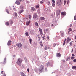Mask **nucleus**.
<instances>
[{
	"mask_svg": "<svg viewBox=\"0 0 76 76\" xmlns=\"http://www.w3.org/2000/svg\"><path fill=\"white\" fill-rule=\"evenodd\" d=\"M22 63V60L20 58H18L16 62L17 64L19 66H21V64Z\"/></svg>",
	"mask_w": 76,
	"mask_h": 76,
	"instance_id": "1",
	"label": "nucleus"
},
{
	"mask_svg": "<svg viewBox=\"0 0 76 76\" xmlns=\"http://www.w3.org/2000/svg\"><path fill=\"white\" fill-rule=\"evenodd\" d=\"M56 4L58 6L60 7L62 5L61 0H57L56 2Z\"/></svg>",
	"mask_w": 76,
	"mask_h": 76,
	"instance_id": "2",
	"label": "nucleus"
},
{
	"mask_svg": "<svg viewBox=\"0 0 76 76\" xmlns=\"http://www.w3.org/2000/svg\"><path fill=\"white\" fill-rule=\"evenodd\" d=\"M44 66L41 65L40 68L39 69V72H42L44 71Z\"/></svg>",
	"mask_w": 76,
	"mask_h": 76,
	"instance_id": "3",
	"label": "nucleus"
},
{
	"mask_svg": "<svg viewBox=\"0 0 76 76\" xmlns=\"http://www.w3.org/2000/svg\"><path fill=\"white\" fill-rule=\"evenodd\" d=\"M39 30L40 31V35L42 37V35H43V33H42V29L41 28H39Z\"/></svg>",
	"mask_w": 76,
	"mask_h": 76,
	"instance_id": "4",
	"label": "nucleus"
},
{
	"mask_svg": "<svg viewBox=\"0 0 76 76\" xmlns=\"http://www.w3.org/2000/svg\"><path fill=\"white\" fill-rule=\"evenodd\" d=\"M16 45L18 48H21L22 46V44L20 43H18Z\"/></svg>",
	"mask_w": 76,
	"mask_h": 76,
	"instance_id": "5",
	"label": "nucleus"
},
{
	"mask_svg": "<svg viewBox=\"0 0 76 76\" xmlns=\"http://www.w3.org/2000/svg\"><path fill=\"white\" fill-rule=\"evenodd\" d=\"M66 15V13L65 12H64L61 13V15L63 16H65Z\"/></svg>",
	"mask_w": 76,
	"mask_h": 76,
	"instance_id": "6",
	"label": "nucleus"
},
{
	"mask_svg": "<svg viewBox=\"0 0 76 76\" xmlns=\"http://www.w3.org/2000/svg\"><path fill=\"white\" fill-rule=\"evenodd\" d=\"M52 65V64H51V63H47L46 64V66L47 67H48V66H51Z\"/></svg>",
	"mask_w": 76,
	"mask_h": 76,
	"instance_id": "7",
	"label": "nucleus"
},
{
	"mask_svg": "<svg viewBox=\"0 0 76 76\" xmlns=\"http://www.w3.org/2000/svg\"><path fill=\"white\" fill-rule=\"evenodd\" d=\"M11 43H12V41H11V40L9 41L7 43V45L8 46H10V45H11Z\"/></svg>",
	"mask_w": 76,
	"mask_h": 76,
	"instance_id": "8",
	"label": "nucleus"
},
{
	"mask_svg": "<svg viewBox=\"0 0 76 76\" xmlns=\"http://www.w3.org/2000/svg\"><path fill=\"white\" fill-rule=\"evenodd\" d=\"M56 56H57V57H61V54L59 53H57Z\"/></svg>",
	"mask_w": 76,
	"mask_h": 76,
	"instance_id": "9",
	"label": "nucleus"
},
{
	"mask_svg": "<svg viewBox=\"0 0 76 76\" xmlns=\"http://www.w3.org/2000/svg\"><path fill=\"white\" fill-rule=\"evenodd\" d=\"M68 34H69L70 33V32H71V31H72V28H70L69 29H68Z\"/></svg>",
	"mask_w": 76,
	"mask_h": 76,
	"instance_id": "10",
	"label": "nucleus"
},
{
	"mask_svg": "<svg viewBox=\"0 0 76 76\" xmlns=\"http://www.w3.org/2000/svg\"><path fill=\"white\" fill-rule=\"evenodd\" d=\"M33 17L34 19H36V18H37V14L36 13H34L33 15Z\"/></svg>",
	"mask_w": 76,
	"mask_h": 76,
	"instance_id": "11",
	"label": "nucleus"
},
{
	"mask_svg": "<svg viewBox=\"0 0 76 76\" xmlns=\"http://www.w3.org/2000/svg\"><path fill=\"white\" fill-rule=\"evenodd\" d=\"M60 32H61V34L62 37H64V32H63L62 31H61Z\"/></svg>",
	"mask_w": 76,
	"mask_h": 76,
	"instance_id": "12",
	"label": "nucleus"
},
{
	"mask_svg": "<svg viewBox=\"0 0 76 76\" xmlns=\"http://www.w3.org/2000/svg\"><path fill=\"white\" fill-rule=\"evenodd\" d=\"M48 29L46 28L45 29V30H44V33L45 34H46V33H47L48 32Z\"/></svg>",
	"mask_w": 76,
	"mask_h": 76,
	"instance_id": "13",
	"label": "nucleus"
},
{
	"mask_svg": "<svg viewBox=\"0 0 76 76\" xmlns=\"http://www.w3.org/2000/svg\"><path fill=\"white\" fill-rule=\"evenodd\" d=\"M30 20H29L28 21H27L26 23V25L27 26H28L29 25V23H30Z\"/></svg>",
	"mask_w": 76,
	"mask_h": 76,
	"instance_id": "14",
	"label": "nucleus"
},
{
	"mask_svg": "<svg viewBox=\"0 0 76 76\" xmlns=\"http://www.w3.org/2000/svg\"><path fill=\"white\" fill-rule=\"evenodd\" d=\"M15 4H17V5H19V4H20V2L18 1H17L15 2Z\"/></svg>",
	"mask_w": 76,
	"mask_h": 76,
	"instance_id": "15",
	"label": "nucleus"
},
{
	"mask_svg": "<svg viewBox=\"0 0 76 76\" xmlns=\"http://www.w3.org/2000/svg\"><path fill=\"white\" fill-rule=\"evenodd\" d=\"M39 5H37L35 6V8H36V9L39 8Z\"/></svg>",
	"mask_w": 76,
	"mask_h": 76,
	"instance_id": "16",
	"label": "nucleus"
},
{
	"mask_svg": "<svg viewBox=\"0 0 76 76\" xmlns=\"http://www.w3.org/2000/svg\"><path fill=\"white\" fill-rule=\"evenodd\" d=\"M60 12H59V13H57L56 15V17L57 18L58 17H59V15H60Z\"/></svg>",
	"mask_w": 76,
	"mask_h": 76,
	"instance_id": "17",
	"label": "nucleus"
},
{
	"mask_svg": "<svg viewBox=\"0 0 76 76\" xmlns=\"http://www.w3.org/2000/svg\"><path fill=\"white\" fill-rule=\"evenodd\" d=\"M24 11L23 10H21L20 11H19V13L20 14L21 13H22V12H23Z\"/></svg>",
	"mask_w": 76,
	"mask_h": 76,
	"instance_id": "18",
	"label": "nucleus"
},
{
	"mask_svg": "<svg viewBox=\"0 0 76 76\" xmlns=\"http://www.w3.org/2000/svg\"><path fill=\"white\" fill-rule=\"evenodd\" d=\"M40 44L41 47H43V44H42V42H40Z\"/></svg>",
	"mask_w": 76,
	"mask_h": 76,
	"instance_id": "19",
	"label": "nucleus"
},
{
	"mask_svg": "<svg viewBox=\"0 0 76 76\" xmlns=\"http://www.w3.org/2000/svg\"><path fill=\"white\" fill-rule=\"evenodd\" d=\"M31 10H33V11H35V8L34 7H31Z\"/></svg>",
	"mask_w": 76,
	"mask_h": 76,
	"instance_id": "20",
	"label": "nucleus"
},
{
	"mask_svg": "<svg viewBox=\"0 0 76 76\" xmlns=\"http://www.w3.org/2000/svg\"><path fill=\"white\" fill-rule=\"evenodd\" d=\"M70 57H68L66 58V61H68V60H70Z\"/></svg>",
	"mask_w": 76,
	"mask_h": 76,
	"instance_id": "21",
	"label": "nucleus"
},
{
	"mask_svg": "<svg viewBox=\"0 0 76 76\" xmlns=\"http://www.w3.org/2000/svg\"><path fill=\"white\" fill-rule=\"evenodd\" d=\"M26 35V36H27L28 37V36H29V34H28V32H26L25 34Z\"/></svg>",
	"mask_w": 76,
	"mask_h": 76,
	"instance_id": "22",
	"label": "nucleus"
},
{
	"mask_svg": "<svg viewBox=\"0 0 76 76\" xmlns=\"http://www.w3.org/2000/svg\"><path fill=\"white\" fill-rule=\"evenodd\" d=\"M6 25H7V26H8V25H9V22H7L6 23Z\"/></svg>",
	"mask_w": 76,
	"mask_h": 76,
	"instance_id": "23",
	"label": "nucleus"
},
{
	"mask_svg": "<svg viewBox=\"0 0 76 76\" xmlns=\"http://www.w3.org/2000/svg\"><path fill=\"white\" fill-rule=\"evenodd\" d=\"M35 25L36 26H38V23L36 22L35 23Z\"/></svg>",
	"mask_w": 76,
	"mask_h": 76,
	"instance_id": "24",
	"label": "nucleus"
},
{
	"mask_svg": "<svg viewBox=\"0 0 76 76\" xmlns=\"http://www.w3.org/2000/svg\"><path fill=\"white\" fill-rule=\"evenodd\" d=\"M10 25H12V24H13V21H12V20H11L10 21Z\"/></svg>",
	"mask_w": 76,
	"mask_h": 76,
	"instance_id": "25",
	"label": "nucleus"
},
{
	"mask_svg": "<svg viewBox=\"0 0 76 76\" xmlns=\"http://www.w3.org/2000/svg\"><path fill=\"white\" fill-rule=\"evenodd\" d=\"M72 68L73 69H76V66H73Z\"/></svg>",
	"mask_w": 76,
	"mask_h": 76,
	"instance_id": "26",
	"label": "nucleus"
},
{
	"mask_svg": "<svg viewBox=\"0 0 76 76\" xmlns=\"http://www.w3.org/2000/svg\"><path fill=\"white\" fill-rule=\"evenodd\" d=\"M6 12L7 13H8V14H9V10L8 9L6 10Z\"/></svg>",
	"mask_w": 76,
	"mask_h": 76,
	"instance_id": "27",
	"label": "nucleus"
},
{
	"mask_svg": "<svg viewBox=\"0 0 76 76\" xmlns=\"http://www.w3.org/2000/svg\"><path fill=\"white\" fill-rule=\"evenodd\" d=\"M52 6L53 7H54V6H55V3H52Z\"/></svg>",
	"mask_w": 76,
	"mask_h": 76,
	"instance_id": "28",
	"label": "nucleus"
},
{
	"mask_svg": "<svg viewBox=\"0 0 76 76\" xmlns=\"http://www.w3.org/2000/svg\"><path fill=\"white\" fill-rule=\"evenodd\" d=\"M29 41H30V44H31L32 43V40L31 39H29Z\"/></svg>",
	"mask_w": 76,
	"mask_h": 76,
	"instance_id": "29",
	"label": "nucleus"
},
{
	"mask_svg": "<svg viewBox=\"0 0 76 76\" xmlns=\"http://www.w3.org/2000/svg\"><path fill=\"white\" fill-rule=\"evenodd\" d=\"M45 35L42 37V38L43 39V40H44V39H45Z\"/></svg>",
	"mask_w": 76,
	"mask_h": 76,
	"instance_id": "30",
	"label": "nucleus"
},
{
	"mask_svg": "<svg viewBox=\"0 0 76 76\" xmlns=\"http://www.w3.org/2000/svg\"><path fill=\"white\" fill-rule=\"evenodd\" d=\"M14 14H15V16H18V14H17V13H16V12H15L14 13Z\"/></svg>",
	"mask_w": 76,
	"mask_h": 76,
	"instance_id": "31",
	"label": "nucleus"
},
{
	"mask_svg": "<svg viewBox=\"0 0 76 76\" xmlns=\"http://www.w3.org/2000/svg\"><path fill=\"white\" fill-rule=\"evenodd\" d=\"M29 19H31V15H29Z\"/></svg>",
	"mask_w": 76,
	"mask_h": 76,
	"instance_id": "32",
	"label": "nucleus"
},
{
	"mask_svg": "<svg viewBox=\"0 0 76 76\" xmlns=\"http://www.w3.org/2000/svg\"><path fill=\"white\" fill-rule=\"evenodd\" d=\"M74 58H75V57H71V60H73V59H74Z\"/></svg>",
	"mask_w": 76,
	"mask_h": 76,
	"instance_id": "33",
	"label": "nucleus"
},
{
	"mask_svg": "<svg viewBox=\"0 0 76 76\" xmlns=\"http://www.w3.org/2000/svg\"><path fill=\"white\" fill-rule=\"evenodd\" d=\"M70 46H72V45L73 44V43L72 42H70Z\"/></svg>",
	"mask_w": 76,
	"mask_h": 76,
	"instance_id": "34",
	"label": "nucleus"
},
{
	"mask_svg": "<svg viewBox=\"0 0 76 76\" xmlns=\"http://www.w3.org/2000/svg\"><path fill=\"white\" fill-rule=\"evenodd\" d=\"M41 19H45V18H44V17H41Z\"/></svg>",
	"mask_w": 76,
	"mask_h": 76,
	"instance_id": "35",
	"label": "nucleus"
},
{
	"mask_svg": "<svg viewBox=\"0 0 76 76\" xmlns=\"http://www.w3.org/2000/svg\"><path fill=\"white\" fill-rule=\"evenodd\" d=\"M67 40H68L69 41H71V39H69V38H68Z\"/></svg>",
	"mask_w": 76,
	"mask_h": 76,
	"instance_id": "36",
	"label": "nucleus"
},
{
	"mask_svg": "<svg viewBox=\"0 0 76 76\" xmlns=\"http://www.w3.org/2000/svg\"><path fill=\"white\" fill-rule=\"evenodd\" d=\"M52 1L53 2V3H55V1H54V0H52Z\"/></svg>",
	"mask_w": 76,
	"mask_h": 76,
	"instance_id": "37",
	"label": "nucleus"
},
{
	"mask_svg": "<svg viewBox=\"0 0 76 76\" xmlns=\"http://www.w3.org/2000/svg\"><path fill=\"white\" fill-rule=\"evenodd\" d=\"M38 37V38H39V39H40V38H41V37H40L39 36V35H37Z\"/></svg>",
	"mask_w": 76,
	"mask_h": 76,
	"instance_id": "38",
	"label": "nucleus"
},
{
	"mask_svg": "<svg viewBox=\"0 0 76 76\" xmlns=\"http://www.w3.org/2000/svg\"><path fill=\"white\" fill-rule=\"evenodd\" d=\"M49 38H50V37L49 36H48L47 37V38L48 39V41H49V40H50V39H49Z\"/></svg>",
	"mask_w": 76,
	"mask_h": 76,
	"instance_id": "39",
	"label": "nucleus"
},
{
	"mask_svg": "<svg viewBox=\"0 0 76 76\" xmlns=\"http://www.w3.org/2000/svg\"><path fill=\"white\" fill-rule=\"evenodd\" d=\"M73 62H76V59H74L73 60Z\"/></svg>",
	"mask_w": 76,
	"mask_h": 76,
	"instance_id": "40",
	"label": "nucleus"
},
{
	"mask_svg": "<svg viewBox=\"0 0 76 76\" xmlns=\"http://www.w3.org/2000/svg\"><path fill=\"white\" fill-rule=\"evenodd\" d=\"M17 1H20V2H21V1H22V0H17Z\"/></svg>",
	"mask_w": 76,
	"mask_h": 76,
	"instance_id": "41",
	"label": "nucleus"
},
{
	"mask_svg": "<svg viewBox=\"0 0 76 76\" xmlns=\"http://www.w3.org/2000/svg\"><path fill=\"white\" fill-rule=\"evenodd\" d=\"M75 55H74V54H72V57H75Z\"/></svg>",
	"mask_w": 76,
	"mask_h": 76,
	"instance_id": "42",
	"label": "nucleus"
},
{
	"mask_svg": "<svg viewBox=\"0 0 76 76\" xmlns=\"http://www.w3.org/2000/svg\"><path fill=\"white\" fill-rule=\"evenodd\" d=\"M40 3H41V4H42L44 3V2L42 1H41L40 2Z\"/></svg>",
	"mask_w": 76,
	"mask_h": 76,
	"instance_id": "43",
	"label": "nucleus"
},
{
	"mask_svg": "<svg viewBox=\"0 0 76 76\" xmlns=\"http://www.w3.org/2000/svg\"><path fill=\"white\" fill-rule=\"evenodd\" d=\"M27 71H28V72H29V68H28Z\"/></svg>",
	"mask_w": 76,
	"mask_h": 76,
	"instance_id": "44",
	"label": "nucleus"
},
{
	"mask_svg": "<svg viewBox=\"0 0 76 76\" xmlns=\"http://www.w3.org/2000/svg\"><path fill=\"white\" fill-rule=\"evenodd\" d=\"M74 19H76V15L74 16Z\"/></svg>",
	"mask_w": 76,
	"mask_h": 76,
	"instance_id": "45",
	"label": "nucleus"
},
{
	"mask_svg": "<svg viewBox=\"0 0 76 76\" xmlns=\"http://www.w3.org/2000/svg\"><path fill=\"white\" fill-rule=\"evenodd\" d=\"M45 50H47V47H45Z\"/></svg>",
	"mask_w": 76,
	"mask_h": 76,
	"instance_id": "46",
	"label": "nucleus"
},
{
	"mask_svg": "<svg viewBox=\"0 0 76 76\" xmlns=\"http://www.w3.org/2000/svg\"><path fill=\"white\" fill-rule=\"evenodd\" d=\"M56 44H54L53 45V47H56Z\"/></svg>",
	"mask_w": 76,
	"mask_h": 76,
	"instance_id": "47",
	"label": "nucleus"
},
{
	"mask_svg": "<svg viewBox=\"0 0 76 76\" xmlns=\"http://www.w3.org/2000/svg\"><path fill=\"white\" fill-rule=\"evenodd\" d=\"M66 1H64V5H65V4H66Z\"/></svg>",
	"mask_w": 76,
	"mask_h": 76,
	"instance_id": "48",
	"label": "nucleus"
},
{
	"mask_svg": "<svg viewBox=\"0 0 76 76\" xmlns=\"http://www.w3.org/2000/svg\"><path fill=\"white\" fill-rule=\"evenodd\" d=\"M62 61L64 63H65V60H62Z\"/></svg>",
	"mask_w": 76,
	"mask_h": 76,
	"instance_id": "49",
	"label": "nucleus"
},
{
	"mask_svg": "<svg viewBox=\"0 0 76 76\" xmlns=\"http://www.w3.org/2000/svg\"><path fill=\"white\" fill-rule=\"evenodd\" d=\"M30 34H33V31H32L31 32H30Z\"/></svg>",
	"mask_w": 76,
	"mask_h": 76,
	"instance_id": "50",
	"label": "nucleus"
},
{
	"mask_svg": "<svg viewBox=\"0 0 76 76\" xmlns=\"http://www.w3.org/2000/svg\"><path fill=\"white\" fill-rule=\"evenodd\" d=\"M69 3V0H68L67 2V4H68Z\"/></svg>",
	"mask_w": 76,
	"mask_h": 76,
	"instance_id": "51",
	"label": "nucleus"
},
{
	"mask_svg": "<svg viewBox=\"0 0 76 76\" xmlns=\"http://www.w3.org/2000/svg\"><path fill=\"white\" fill-rule=\"evenodd\" d=\"M65 45V41H64V42L63 43V45Z\"/></svg>",
	"mask_w": 76,
	"mask_h": 76,
	"instance_id": "52",
	"label": "nucleus"
},
{
	"mask_svg": "<svg viewBox=\"0 0 76 76\" xmlns=\"http://www.w3.org/2000/svg\"><path fill=\"white\" fill-rule=\"evenodd\" d=\"M69 42V41H68V40H67V41H66V42H67V43H68V42Z\"/></svg>",
	"mask_w": 76,
	"mask_h": 76,
	"instance_id": "53",
	"label": "nucleus"
},
{
	"mask_svg": "<svg viewBox=\"0 0 76 76\" xmlns=\"http://www.w3.org/2000/svg\"><path fill=\"white\" fill-rule=\"evenodd\" d=\"M16 57V56L15 55H13V57Z\"/></svg>",
	"mask_w": 76,
	"mask_h": 76,
	"instance_id": "54",
	"label": "nucleus"
},
{
	"mask_svg": "<svg viewBox=\"0 0 76 76\" xmlns=\"http://www.w3.org/2000/svg\"><path fill=\"white\" fill-rule=\"evenodd\" d=\"M45 70L46 71H47V68H46L45 69Z\"/></svg>",
	"mask_w": 76,
	"mask_h": 76,
	"instance_id": "55",
	"label": "nucleus"
},
{
	"mask_svg": "<svg viewBox=\"0 0 76 76\" xmlns=\"http://www.w3.org/2000/svg\"><path fill=\"white\" fill-rule=\"evenodd\" d=\"M72 24H70V27H72Z\"/></svg>",
	"mask_w": 76,
	"mask_h": 76,
	"instance_id": "56",
	"label": "nucleus"
},
{
	"mask_svg": "<svg viewBox=\"0 0 76 76\" xmlns=\"http://www.w3.org/2000/svg\"><path fill=\"white\" fill-rule=\"evenodd\" d=\"M39 20L40 21V20H43L42 19H41V20Z\"/></svg>",
	"mask_w": 76,
	"mask_h": 76,
	"instance_id": "57",
	"label": "nucleus"
},
{
	"mask_svg": "<svg viewBox=\"0 0 76 76\" xmlns=\"http://www.w3.org/2000/svg\"><path fill=\"white\" fill-rule=\"evenodd\" d=\"M73 49H72V51H71V52L72 53V52H73Z\"/></svg>",
	"mask_w": 76,
	"mask_h": 76,
	"instance_id": "58",
	"label": "nucleus"
},
{
	"mask_svg": "<svg viewBox=\"0 0 76 76\" xmlns=\"http://www.w3.org/2000/svg\"><path fill=\"white\" fill-rule=\"evenodd\" d=\"M75 38L76 40V36H75Z\"/></svg>",
	"mask_w": 76,
	"mask_h": 76,
	"instance_id": "59",
	"label": "nucleus"
},
{
	"mask_svg": "<svg viewBox=\"0 0 76 76\" xmlns=\"http://www.w3.org/2000/svg\"><path fill=\"white\" fill-rule=\"evenodd\" d=\"M48 49H50V47H48Z\"/></svg>",
	"mask_w": 76,
	"mask_h": 76,
	"instance_id": "60",
	"label": "nucleus"
},
{
	"mask_svg": "<svg viewBox=\"0 0 76 76\" xmlns=\"http://www.w3.org/2000/svg\"><path fill=\"white\" fill-rule=\"evenodd\" d=\"M52 26H54V25L53 24H52Z\"/></svg>",
	"mask_w": 76,
	"mask_h": 76,
	"instance_id": "61",
	"label": "nucleus"
},
{
	"mask_svg": "<svg viewBox=\"0 0 76 76\" xmlns=\"http://www.w3.org/2000/svg\"><path fill=\"white\" fill-rule=\"evenodd\" d=\"M66 40V39H65V40H64V41H65V42Z\"/></svg>",
	"mask_w": 76,
	"mask_h": 76,
	"instance_id": "62",
	"label": "nucleus"
},
{
	"mask_svg": "<svg viewBox=\"0 0 76 76\" xmlns=\"http://www.w3.org/2000/svg\"><path fill=\"white\" fill-rule=\"evenodd\" d=\"M54 15H55V12L54 13Z\"/></svg>",
	"mask_w": 76,
	"mask_h": 76,
	"instance_id": "63",
	"label": "nucleus"
},
{
	"mask_svg": "<svg viewBox=\"0 0 76 76\" xmlns=\"http://www.w3.org/2000/svg\"><path fill=\"white\" fill-rule=\"evenodd\" d=\"M49 3L50 4V2H49Z\"/></svg>",
	"mask_w": 76,
	"mask_h": 76,
	"instance_id": "64",
	"label": "nucleus"
}]
</instances>
